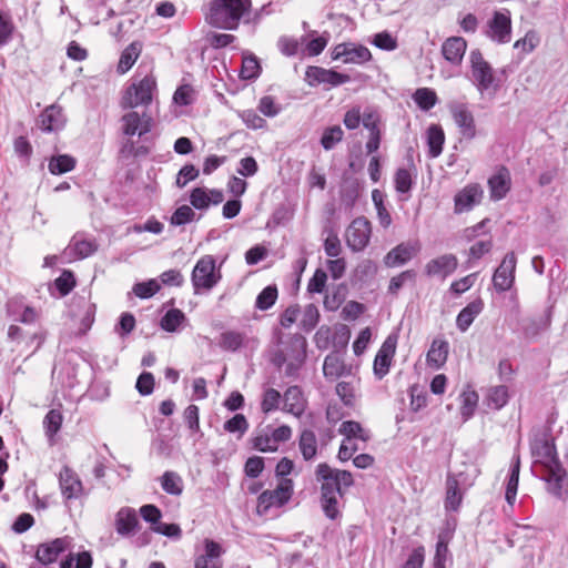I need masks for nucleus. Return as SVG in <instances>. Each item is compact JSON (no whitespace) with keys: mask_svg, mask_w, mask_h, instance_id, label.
Here are the masks:
<instances>
[{"mask_svg":"<svg viewBox=\"0 0 568 568\" xmlns=\"http://www.w3.org/2000/svg\"><path fill=\"white\" fill-rule=\"evenodd\" d=\"M316 478L321 483V505L329 519L339 516L338 498L343 496V488L354 484L352 474L348 470L335 469L327 464H318Z\"/></svg>","mask_w":568,"mask_h":568,"instance_id":"nucleus-1","label":"nucleus"},{"mask_svg":"<svg viewBox=\"0 0 568 568\" xmlns=\"http://www.w3.org/2000/svg\"><path fill=\"white\" fill-rule=\"evenodd\" d=\"M251 6V0H213L205 19L212 27L235 30Z\"/></svg>","mask_w":568,"mask_h":568,"instance_id":"nucleus-2","label":"nucleus"},{"mask_svg":"<svg viewBox=\"0 0 568 568\" xmlns=\"http://www.w3.org/2000/svg\"><path fill=\"white\" fill-rule=\"evenodd\" d=\"M158 82L152 70L142 75L140 70L124 89L120 105L122 109L146 108L158 97Z\"/></svg>","mask_w":568,"mask_h":568,"instance_id":"nucleus-3","label":"nucleus"},{"mask_svg":"<svg viewBox=\"0 0 568 568\" xmlns=\"http://www.w3.org/2000/svg\"><path fill=\"white\" fill-rule=\"evenodd\" d=\"M469 63V81L481 95L494 98L503 87V80L497 71L485 60L478 49L470 51Z\"/></svg>","mask_w":568,"mask_h":568,"instance_id":"nucleus-4","label":"nucleus"},{"mask_svg":"<svg viewBox=\"0 0 568 568\" xmlns=\"http://www.w3.org/2000/svg\"><path fill=\"white\" fill-rule=\"evenodd\" d=\"M222 278L221 268L216 266L213 255H203L196 262L191 274V282L195 294L210 292Z\"/></svg>","mask_w":568,"mask_h":568,"instance_id":"nucleus-5","label":"nucleus"},{"mask_svg":"<svg viewBox=\"0 0 568 568\" xmlns=\"http://www.w3.org/2000/svg\"><path fill=\"white\" fill-rule=\"evenodd\" d=\"M307 342L304 336L295 334L291 337L288 347L278 352L274 357L277 366L285 365L284 372L287 376H294L306 358Z\"/></svg>","mask_w":568,"mask_h":568,"instance_id":"nucleus-6","label":"nucleus"},{"mask_svg":"<svg viewBox=\"0 0 568 568\" xmlns=\"http://www.w3.org/2000/svg\"><path fill=\"white\" fill-rule=\"evenodd\" d=\"M293 430L287 425L272 427L267 425L256 432L252 438V446L254 449L262 453H274L278 449L280 445L288 442L292 438Z\"/></svg>","mask_w":568,"mask_h":568,"instance_id":"nucleus-7","label":"nucleus"},{"mask_svg":"<svg viewBox=\"0 0 568 568\" xmlns=\"http://www.w3.org/2000/svg\"><path fill=\"white\" fill-rule=\"evenodd\" d=\"M293 481L282 479L273 490L263 491L257 499L256 511L260 516H267L272 509L284 506L292 497Z\"/></svg>","mask_w":568,"mask_h":568,"instance_id":"nucleus-8","label":"nucleus"},{"mask_svg":"<svg viewBox=\"0 0 568 568\" xmlns=\"http://www.w3.org/2000/svg\"><path fill=\"white\" fill-rule=\"evenodd\" d=\"M511 14L507 9L495 11L487 21L484 34L497 44H505L511 40Z\"/></svg>","mask_w":568,"mask_h":568,"instance_id":"nucleus-9","label":"nucleus"},{"mask_svg":"<svg viewBox=\"0 0 568 568\" xmlns=\"http://www.w3.org/2000/svg\"><path fill=\"white\" fill-rule=\"evenodd\" d=\"M372 224L364 217L354 219L345 231V241L353 252H362L369 243Z\"/></svg>","mask_w":568,"mask_h":568,"instance_id":"nucleus-10","label":"nucleus"},{"mask_svg":"<svg viewBox=\"0 0 568 568\" xmlns=\"http://www.w3.org/2000/svg\"><path fill=\"white\" fill-rule=\"evenodd\" d=\"M121 131L125 136H143L152 129V116L146 112L129 109L121 119Z\"/></svg>","mask_w":568,"mask_h":568,"instance_id":"nucleus-11","label":"nucleus"},{"mask_svg":"<svg viewBox=\"0 0 568 568\" xmlns=\"http://www.w3.org/2000/svg\"><path fill=\"white\" fill-rule=\"evenodd\" d=\"M73 548V538L63 536L50 541L42 542L36 551L37 560L42 565L53 564L61 554L70 551Z\"/></svg>","mask_w":568,"mask_h":568,"instance_id":"nucleus-12","label":"nucleus"},{"mask_svg":"<svg viewBox=\"0 0 568 568\" xmlns=\"http://www.w3.org/2000/svg\"><path fill=\"white\" fill-rule=\"evenodd\" d=\"M98 250V244L94 239L84 233H77L72 236L69 245L62 253V258L65 262H73L83 260L91 256Z\"/></svg>","mask_w":568,"mask_h":568,"instance_id":"nucleus-13","label":"nucleus"},{"mask_svg":"<svg viewBox=\"0 0 568 568\" xmlns=\"http://www.w3.org/2000/svg\"><path fill=\"white\" fill-rule=\"evenodd\" d=\"M331 57L333 60H342L345 64H363L372 59V53L362 44L344 42L332 49Z\"/></svg>","mask_w":568,"mask_h":568,"instance_id":"nucleus-14","label":"nucleus"},{"mask_svg":"<svg viewBox=\"0 0 568 568\" xmlns=\"http://www.w3.org/2000/svg\"><path fill=\"white\" fill-rule=\"evenodd\" d=\"M397 342H398V334L397 333L389 334L383 342L377 354L375 355L373 369H374V375L378 379H382L384 376H386L388 374L393 358L396 353Z\"/></svg>","mask_w":568,"mask_h":568,"instance_id":"nucleus-15","label":"nucleus"},{"mask_svg":"<svg viewBox=\"0 0 568 568\" xmlns=\"http://www.w3.org/2000/svg\"><path fill=\"white\" fill-rule=\"evenodd\" d=\"M305 81L311 87L320 84H328L331 87H338L351 81V77L345 73H339L332 69H324L322 67L311 65L305 71Z\"/></svg>","mask_w":568,"mask_h":568,"instance_id":"nucleus-16","label":"nucleus"},{"mask_svg":"<svg viewBox=\"0 0 568 568\" xmlns=\"http://www.w3.org/2000/svg\"><path fill=\"white\" fill-rule=\"evenodd\" d=\"M517 257L514 252L507 253L493 275V284L496 291L507 292L515 282Z\"/></svg>","mask_w":568,"mask_h":568,"instance_id":"nucleus-17","label":"nucleus"},{"mask_svg":"<svg viewBox=\"0 0 568 568\" xmlns=\"http://www.w3.org/2000/svg\"><path fill=\"white\" fill-rule=\"evenodd\" d=\"M449 111L460 135L466 140H473L476 136V123L468 105L466 103L454 102L449 104Z\"/></svg>","mask_w":568,"mask_h":568,"instance_id":"nucleus-18","label":"nucleus"},{"mask_svg":"<svg viewBox=\"0 0 568 568\" xmlns=\"http://www.w3.org/2000/svg\"><path fill=\"white\" fill-rule=\"evenodd\" d=\"M458 267V258L452 253L443 254L429 260L424 268L428 277L445 281L455 273Z\"/></svg>","mask_w":568,"mask_h":568,"instance_id":"nucleus-19","label":"nucleus"},{"mask_svg":"<svg viewBox=\"0 0 568 568\" xmlns=\"http://www.w3.org/2000/svg\"><path fill=\"white\" fill-rule=\"evenodd\" d=\"M418 241L403 242L392 248L384 257L387 267H397L406 264L420 252Z\"/></svg>","mask_w":568,"mask_h":568,"instance_id":"nucleus-20","label":"nucleus"},{"mask_svg":"<svg viewBox=\"0 0 568 568\" xmlns=\"http://www.w3.org/2000/svg\"><path fill=\"white\" fill-rule=\"evenodd\" d=\"M483 189L477 183L467 184L454 197V212L460 214L473 210L483 199Z\"/></svg>","mask_w":568,"mask_h":568,"instance_id":"nucleus-21","label":"nucleus"},{"mask_svg":"<svg viewBox=\"0 0 568 568\" xmlns=\"http://www.w3.org/2000/svg\"><path fill=\"white\" fill-rule=\"evenodd\" d=\"M59 486L64 499H78L83 496L84 488L78 474L68 466H63L59 473Z\"/></svg>","mask_w":568,"mask_h":568,"instance_id":"nucleus-22","label":"nucleus"},{"mask_svg":"<svg viewBox=\"0 0 568 568\" xmlns=\"http://www.w3.org/2000/svg\"><path fill=\"white\" fill-rule=\"evenodd\" d=\"M67 118L61 106L52 104L47 106L38 119V126L43 132H58L65 126Z\"/></svg>","mask_w":568,"mask_h":568,"instance_id":"nucleus-23","label":"nucleus"},{"mask_svg":"<svg viewBox=\"0 0 568 568\" xmlns=\"http://www.w3.org/2000/svg\"><path fill=\"white\" fill-rule=\"evenodd\" d=\"M224 554L222 546L211 539L204 540V552L194 559V568H222L221 556Z\"/></svg>","mask_w":568,"mask_h":568,"instance_id":"nucleus-24","label":"nucleus"},{"mask_svg":"<svg viewBox=\"0 0 568 568\" xmlns=\"http://www.w3.org/2000/svg\"><path fill=\"white\" fill-rule=\"evenodd\" d=\"M224 200V194L221 190L194 187L190 194L191 205L200 211L207 210L211 205H217Z\"/></svg>","mask_w":568,"mask_h":568,"instance_id":"nucleus-25","label":"nucleus"},{"mask_svg":"<svg viewBox=\"0 0 568 568\" xmlns=\"http://www.w3.org/2000/svg\"><path fill=\"white\" fill-rule=\"evenodd\" d=\"M307 406V400L298 386L288 387L283 395L282 409L286 413L301 417Z\"/></svg>","mask_w":568,"mask_h":568,"instance_id":"nucleus-26","label":"nucleus"},{"mask_svg":"<svg viewBox=\"0 0 568 568\" xmlns=\"http://www.w3.org/2000/svg\"><path fill=\"white\" fill-rule=\"evenodd\" d=\"M115 530L120 536L126 537L135 532L139 526L136 511L131 507H122L115 515Z\"/></svg>","mask_w":568,"mask_h":568,"instance_id":"nucleus-27","label":"nucleus"},{"mask_svg":"<svg viewBox=\"0 0 568 568\" xmlns=\"http://www.w3.org/2000/svg\"><path fill=\"white\" fill-rule=\"evenodd\" d=\"M467 49V41L462 37H450L442 45L444 58L454 65H459Z\"/></svg>","mask_w":568,"mask_h":568,"instance_id":"nucleus-28","label":"nucleus"},{"mask_svg":"<svg viewBox=\"0 0 568 568\" xmlns=\"http://www.w3.org/2000/svg\"><path fill=\"white\" fill-rule=\"evenodd\" d=\"M449 344L443 337L433 339L430 347L426 354V363L429 367L439 369L447 361Z\"/></svg>","mask_w":568,"mask_h":568,"instance_id":"nucleus-29","label":"nucleus"},{"mask_svg":"<svg viewBox=\"0 0 568 568\" xmlns=\"http://www.w3.org/2000/svg\"><path fill=\"white\" fill-rule=\"evenodd\" d=\"M490 197L495 201L501 200L506 196L510 189V174L506 168H500L488 180Z\"/></svg>","mask_w":568,"mask_h":568,"instance_id":"nucleus-30","label":"nucleus"},{"mask_svg":"<svg viewBox=\"0 0 568 568\" xmlns=\"http://www.w3.org/2000/svg\"><path fill=\"white\" fill-rule=\"evenodd\" d=\"M463 474L460 473L458 476L454 474H448L446 478V497H445V509L449 511H456L459 509L462 500H463V493L459 488L460 480L458 479L459 476Z\"/></svg>","mask_w":568,"mask_h":568,"instance_id":"nucleus-31","label":"nucleus"},{"mask_svg":"<svg viewBox=\"0 0 568 568\" xmlns=\"http://www.w3.org/2000/svg\"><path fill=\"white\" fill-rule=\"evenodd\" d=\"M452 539V532L449 530L442 531L438 535L435 555L433 559L434 568H447L452 564V555L448 549V544Z\"/></svg>","mask_w":568,"mask_h":568,"instance_id":"nucleus-32","label":"nucleus"},{"mask_svg":"<svg viewBox=\"0 0 568 568\" xmlns=\"http://www.w3.org/2000/svg\"><path fill=\"white\" fill-rule=\"evenodd\" d=\"M323 373L326 378L335 381L339 377L349 375L351 367L345 364L338 354H329L324 359Z\"/></svg>","mask_w":568,"mask_h":568,"instance_id":"nucleus-33","label":"nucleus"},{"mask_svg":"<svg viewBox=\"0 0 568 568\" xmlns=\"http://www.w3.org/2000/svg\"><path fill=\"white\" fill-rule=\"evenodd\" d=\"M532 455L536 462L544 464L547 468L560 464L554 444L548 440L537 442L532 446Z\"/></svg>","mask_w":568,"mask_h":568,"instance_id":"nucleus-34","label":"nucleus"},{"mask_svg":"<svg viewBox=\"0 0 568 568\" xmlns=\"http://www.w3.org/2000/svg\"><path fill=\"white\" fill-rule=\"evenodd\" d=\"M484 303L477 298L465 306L457 315L456 326L460 332H466L474 320L481 313Z\"/></svg>","mask_w":568,"mask_h":568,"instance_id":"nucleus-35","label":"nucleus"},{"mask_svg":"<svg viewBox=\"0 0 568 568\" xmlns=\"http://www.w3.org/2000/svg\"><path fill=\"white\" fill-rule=\"evenodd\" d=\"M338 432L344 435V439L352 438L361 442L363 445L371 439V432L355 420L343 422Z\"/></svg>","mask_w":568,"mask_h":568,"instance_id":"nucleus-36","label":"nucleus"},{"mask_svg":"<svg viewBox=\"0 0 568 568\" xmlns=\"http://www.w3.org/2000/svg\"><path fill=\"white\" fill-rule=\"evenodd\" d=\"M428 155L433 159L439 156L445 143V133L440 125L432 124L426 132Z\"/></svg>","mask_w":568,"mask_h":568,"instance_id":"nucleus-37","label":"nucleus"},{"mask_svg":"<svg viewBox=\"0 0 568 568\" xmlns=\"http://www.w3.org/2000/svg\"><path fill=\"white\" fill-rule=\"evenodd\" d=\"M62 422V413L58 409H50L44 416L43 428L50 446L55 444V436L61 429Z\"/></svg>","mask_w":568,"mask_h":568,"instance_id":"nucleus-38","label":"nucleus"},{"mask_svg":"<svg viewBox=\"0 0 568 568\" xmlns=\"http://www.w3.org/2000/svg\"><path fill=\"white\" fill-rule=\"evenodd\" d=\"M385 194L378 189L372 191V201L374 203L377 220L383 229H388L393 222L392 215L385 204Z\"/></svg>","mask_w":568,"mask_h":568,"instance_id":"nucleus-39","label":"nucleus"},{"mask_svg":"<svg viewBox=\"0 0 568 568\" xmlns=\"http://www.w3.org/2000/svg\"><path fill=\"white\" fill-rule=\"evenodd\" d=\"M547 469L548 471L546 476V481L549 493L557 497H561L566 477L565 469L560 466V464L554 467H549Z\"/></svg>","mask_w":568,"mask_h":568,"instance_id":"nucleus-40","label":"nucleus"},{"mask_svg":"<svg viewBox=\"0 0 568 568\" xmlns=\"http://www.w3.org/2000/svg\"><path fill=\"white\" fill-rule=\"evenodd\" d=\"M141 51L142 45L139 42H132L130 45H128L121 53L118 71L122 74L128 72L138 60Z\"/></svg>","mask_w":568,"mask_h":568,"instance_id":"nucleus-41","label":"nucleus"},{"mask_svg":"<svg viewBox=\"0 0 568 568\" xmlns=\"http://www.w3.org/2000/svg\"><path fill=\"white\" fill-rule=\"evenodd\" d=\"M246 336L242 332L237 331H226L223 332L219 339V345L221 348L235 352L245 345Z\"/></svg>","mask_w":568,"mask_h":568,"instance_id":"nucleus-42","label":"nucleus"},{"mask_svg":"<svg viewBox=\"0 0 568 568\" xmlns=\"http://www.w3.org/2000/svg\"><path fill=\"white\" fill-rule=\"evenodd\" d=\"M75 159L68 154L52 156L49 160L48 169L51 174L60 175L70 172L75 166Z\"/></svg>","mask_w":568,"mask_h":568,"instance_id":"nucleus-43","label":"nucleus"},{"mask_svg":"<svg viewBox=\"0 0 568 568\" xmlns=\"http://www.w3.org/2000/svg\"><path fill=\"white\" fill-rule=\"evenodd\" d=\"M298 447L305 460H311L317 453V440L314 432L305 429L301 433Z\"/></svg>","mask_w":568,"mask_h":568,"instance_id":"nucleus-44","label":"nucleus"},{"mask_svg":"<svg viewBox=\"0 0 568 568\" xmlns=\"http://www.w3.org/2000/svg\"><path fill=\"white\" fill-rule=\"evenodd\" d=\"M185 322V314L181 310L172 308L161 318V327L166 332L173 333L182 328Z\"/></svg>","mask_w":568,"mask_h":568,"instance_id":"nucleus-45","label":"nucleus"},{"mask_svg":"<svg viewBox=\"0 0 568 568\" xmlns=\"http://www.w3.org/2000/svg\"><path fill=\"white\" fill-rule=\"evenodd\" d=\"M162 489L170 495L180 496L183 493V480L182 477L175 473L168 470L165 471L161 479Z\"/></svg>","mask_w":568,"mask_h":568,"instance_id":"nucleus-46","label":"nucleus"},{"mask_svg":"<svg viewBox=\"0 0 568 568\" xmlns=\"http://www.w3.org/2000/svg\"><path fill=\"white\" fill-rule=\"evenodd\" d=\"M413 100L420 110L429 111L437 104L438 97L430 88H419L414 92Z\"/></svg>","mask_w":568,"mask_h":568,"instance_id":"nucleus-47","label":"nucleus"},{"mask_svg":"<svg viewBox=\"0 0 568 568\" xmlns=\"http://www.w3.org/2000/svg\"><path fill=\"white\" fill-rule=\"evenodd\" d=\"M10 312L16 321H19L24 324H34L41 317V312L29 305H10Z\"/></svg>","mask_w":568,"mask_h":568,"instance_id":"nucleus-48","label":"nucleus"},{"mask_svg":"<svg viewBox=\"0 0 568 568\" xmlns=\"http://www.w3.org/2000/svg\"><path fill=\"white\" fill-rule=\"evenodd\" d=\"M509 399L508 388L504 385L490 387L487 390L486 403L494 409L503 408Z\"/></svg>","mask_w":568,"mask_h":568,"instance_id":"nucleus-49","label":"nucleus"},{"mask_svg":"<svg viewBox=\"0 0 568 568\" xmlns=\"http://www.w3.org/2000/svg\"><path fill=\"white\" fill-rule=\"evenodd\" d=\"M344 138V131L339 125L328 126L324 130L321 138V145L324 150H332Z\"/></svg>","mask_w":568,"mask_h":568,"instance_id":"nucleus-50","label":"nucleus"},{"mask_svg":"<svg viewBox=\"0 0 568 568\" xmlns=\"http://www.w3.org/2000/svg\"><path fill=\"white\" fill-rule=\"evenodd\" d=\"M493 248V241L490 239L480 240L475 242L468 251L467 265L471 266L474 261L481 258L484 255L489 253Z\"/></svg>","mask_w":568,"mask_h":568,"instance_id":"nucleus-51","label":"nucleus"},{"mask_svg":"<svg viewBox=\"0 0 568 568\" xmlns=\"http://www.w3.org/2000/svg\"><path fill=\"white\" fill-rule=\"evenodd\" d=\"M282 396L278 390L274 388H267L263 393V398L261 403V409L263 413L268 414L273 410H276L280 407Z\"/></svg>","mask_w":568,"mask_h":568,"instance_id":"nucleus-52","label":"nucleus"},{"mask_svg":"<svg viewBox=\"0 0 568 568\" xmlns=\"http://www.w3.org/2000/svg\"><path fill=\"white\" fill-rule=\"evenodd\" d=\"M395 190L398 193H408L413 186V178L409 170L399 168L394 176Z\"/></svg>","mask_w":568,"mask_h":568,"instance_id":"nucleus-53","label":"nucleus"},{"mask_svg":"<svg viewBox=\"0 0 568 568\" xmlns=\"http://www.w3.org/2000/svg\"><path fill=\"white\" fill-rule=\"evenodd\" d=\"M318 320V308L314 304H308L304 307L300 324L304 331L311 332L317 325Z\"/></svg>","mask_w":568,"mask_h":568,"instance_id":"nucleus-54","label":"nucleus"},{"mask_svg":"<svg viewBox=\"0 0 568 568\" xmlns=\"http://www.w3.org/2000/svg\"><path fill=\"white\" fill-rule=\"evenodd\" d=\"M161 290L159 280L152 278L146 282L136 283L133 286V292L140 298H149Z\"/></svg>","mask_w":568,"mask_h":568,"instance_id":"nucleus-55","label":"nucleus"},{"mask_svg":"<svg viewBox=\"0 0 568 568\" xmlns=\"http://www.w3.org/2000/svg\"><path fill=\"white\" fill-rule=\"evenodd\" d=\"M277 298L275 286H266L256 297L255 306L258 310L266 311L272 307Z\"/></svg>","mask_w":568,"mask_h":568,"instance_id":"nucleus-56","label":"nucleus"},{"mask_svg":"<svg viewBox=\"0 0 568 568\" xmlns=\"http://www.w3.org/2000/svg\"><path fill=\"white\" fill-rule=\"evenodd\" d=\"M362 123L368 130V134L382 132L381 130V115L377 110L367 108L363 112Z\"/></svg>","mask_w":568,"mask_h":568,"instance_id":"nucleus-57","label":"nucleus"},{"mask_svg":"<svg viewBox=\"0 0 568 568\" xmlns=\"http://www.w3.org/2000/svg\"><path fill=\"white\" fill-rule=\"evenodd\" d=\"M539 42V34L535 30H529L524 38L515 42L514 48L520 49L524 53H530L538 47Z\"/></svg>","mask_w":568,"mask_h":568,"instance_id":"nucleus-58","label":"nucleus"},{"mask_svg":"<svg viewBox=\"0 0 568 568\" xmlns=\"http://www.w3.org/2000/svg\"><path fill=\"white\" fill-rule=\"evenodd\" d=\"M195 219V212L189 205L179 206L170 219V223L172 225H184L186 223L192 222Z\"/></svg>","mask_w":568,"mask_h":568,"instance_id":"nucleus-59","label":"nucleus"},{"mask_svg":"<svg viewBox=\"0 0 568 568\" xmlns=\"http://www.w3.org/2000/svg\"><path fill=\"white\" fill-rule=\"evenodd\" d=\"M83 314L80 323V333L85 334L94 323L97 307L93 303L82 300Z\"/></svg>","mask_w":568,"mask_h":568,"instance_id":"nucleus-60","label":"nucleus"},{"mask_svg":"<svg viewBox=\"0 0 568 568\" xmlns=\"http://www.w3.org/2000/svg\"><path fill=\"white\" fill-rule=\"evenodd\" d=\"M361 442L355 439H343L338 449L337 457L341 462L349 460L354 454L364 448V446L359 445Z\"/></svg>","mask_w":568,"mask_h":568,"instance_id":"nucleus-61","label":"nucleus"},{"mask_svg":"<svg viewBox=\"0 0 568 568\" xmlns=\"http://www.w3.org/2000/svg\"><path fill=\"white\" fill-rule=\"evenodd\" d=\"M193 101L194 90L190 84L180 85L173 94V102L176 105L186 106L193 103Z\"/></svg>","mask_w":568,"mask_h":568,"instance_id":"nucleus-62","label":"nucleus"},{"mask_svg":"<svg viewBox=\"0 0 568 568\" xmlns=\"http://www.w3.org/2000/svg\"><path fill=\"white\" fill-rule=\"evenodd\" d=\"M477 402L478 395L475 392L463 393L460 413L464 419H468L473 416Z\"/></svg>","mask_w":568,"mask_h":568,"instance_id":"nucleus-63","label":"nucleus"},{"mask_svg":"<svg viewBox=\"0 0 568 568\" xmlns=\"http://www.w3.org/2000/svg\"><path fill=\"white\" fill-rule=\"evenodd\" d=\"M425 561V547H415L400 568H423Z\"/></svg>","mask_w":568,"mask_h":568,"instance_id":"nucleus-64","label":"nucleus"}]
</instances>
